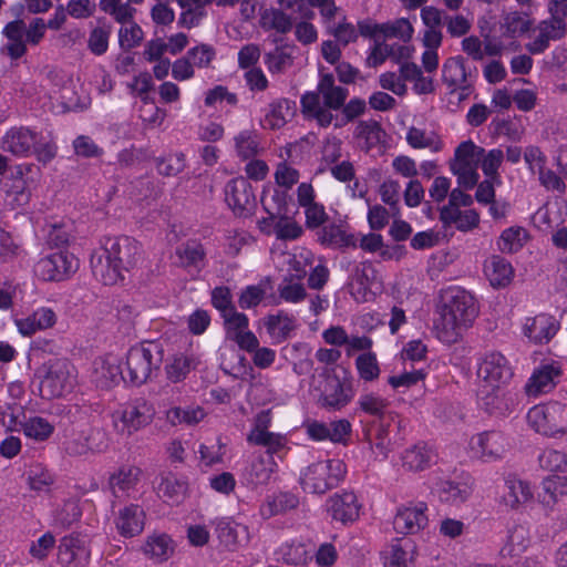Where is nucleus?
Instances as JSON below:
<instances>
[{
	"label": "nucleus",
	"instance_id": "8fccbe9b",
	"mask_svg": "<svg viewBox=\"0 0 567 567\" xmlns=\"http://www.w3.org/2000/svg\"><path fill=\"white\" fill-rule=\"evenodd\" d=\"M272 468L262 457L254 460L246 471V477L249 484L255 486L268 483L271 477Z\"/></svg>",
	"mask_w": 567,
	"mask_h": 567
},
{
	"label": "nucleus",
	"instance_id": "e2e57ef3",
	"mask_svg": "<svg viewBox=\"0 0 567 567\" xmlns=\"http://www.w3.org/2000/svg\"><path fill=\"white\" fill-rule=\"evenodd\" d=\"M212 303L220 312L221 317H226L228 312L235 309L230 289L226 286H219L213 289Z\"/></svg>",
	"mask_w": 567,
	"mask_h": 567
},
{
	"label": "nucleus",
	"instance_id": "4c0bfd02",
	"mask_svg": "<svg viewBox=\"0 0 567 567\" xmlns=\"http://www.w3.org/2000/svg\"><path fill=\"white\" fill-rule=\"evenodd\" d=\"M260 27L264 30H276L278 33L286 34L292 29V19L282 9H265L260 13Z\"/></svg>",
	"mask_w": 567,
	"mask_h": 567
},
{
	"label": "nucleus",
	"instance_id": "ea45409f",
	"mask_svg": "<svg viewBox=\"0 0 567 567\" xmlns=\"http://www.w3.org/2000/svg\"><path fill=\"white\" fill-rule=\"evenodd\" d=\"M319 240L323 245H333L337 247H357V239L353 234H347L340 226H324L320 234Z\"/></svg>",
	"mask_w": 567,
	"mask_h": 567
},
{
	"label": "nucleus",
	"instance_id": "4be33fe9",
	"mask_svg": "<svg viewBox=\"0 0 567 567\" xmlns=\"http://www.w3.org/2000/svg\"><path fill=\"white\" fill-rule=\"evenodd\" d=\"M3 34L8 39L3 51H6L12 60H18L23 56L27 52L24 21L18 19L7 23L3 29Z\"/></svg>",
	"mask_w": 567,
	"mask_h": 567
},
{
	"label": "nucleus",
	"instance_id": "49530a36",
	"mask_svg": "<svg viewBox=\"0 0 567 567\" xmlns=\"http://www.w3.org/2000/svg\"><path fill=\"white\" fill-rule=\"evenodd\" d=\"M23 433L37 441L47 440L53 432V426L43 417L34 416L21 424Z\"/></svg>",
	"mask_w": 567,
	"mask_h": 567
},
{
	"label": "nucleus",
	"instance_id": "b1692460",
	"mask_svg": "<svg viewBox=\"0 0 567 567\" xmlns=\"http://www.w3.org/2000/svg\"><path fill=\"white\" fill-rule=\"evenodd\" d=\"M178 259L177 265L183 268L194 267L200 270L204 267L206 250L197 240H187L175 250Z\"/></svg>",
	"mask_w": 567,
	"mask_h": 567
},
{
	"label": "nucleus",
	"instance_id": "7c9ffc66",
	"mask_svg": "<svg viewBox=\"0 0 567 567\" xmlns=\"http://www.w3.org/2000/svg\"><path fill=\"white\" fill-rule=\"evenodd\" d=\"M143 550L152 559L162 563L173 555L174 542L167 534L154 533L147 537Z\"/></svg>",
	"mask_w": 567,
	"mask_h": 567
},
{
	"label": "nucleus",
	"instance_id": "f8f14e48",
	"mask_svg": "<svg viewBox=\"0 0 567 567\" xmlns=\"http://www.w3.org/2000/svg\"><path fill=\"white\" fill-rule=\"evenodd\" d=\"M427 506L420 502L414 506L399 508L393 519V527L400 534H416L427 525L425 512Z\"/></svg>",
	"mask_w": 567,
	"mask_h": 567
},
{
	"label": "nucleus",
	"instance_id": "338daca9",
	"mask_svg": "<svg viewBox=\"0 0 567 567\" xmlns=\"http://www.w3.org/2000/svg\"><path fill=\"white\" fill-rule=\"evenodd\" d=\"M73 147L78 156L85 158L99 157L103 154V150L100 148L94 141L86 135L78 136L73 142Z\"/></svg>",
	"mask_w": 567,
	"mask_h": 567
},
{
	"label": "nucleus",
	"instance_id": "0e129e2a",
	"mask_svg": "<svg viewBox=\"0 0 567 567\" xmlns=\"http://www.w3.org/2000/svg\"><path fill=\"white\" fill-rule=\"evenodd\" d=\"M374 278L375 270L373 266L368 261L357 266L352 275V279L358 286L359 292L370 290Z\"/></svg>",
	"mask_w": 567,
	"mask_h": 567
},
{
	"label": "nucleus",
	"instance_id": "cd10ccee",
	"mask_svg": "<svg viewBox=\"0 0 567 567\" xmlns=\"http://www.w3.org/2000/svg\"><path fill=\"white\" fill-rule=\"evenodd\" d=\"M518 538H523L518 530L509 535L507 544L499 551L503 559L501 567H532L535 564L533 559L520 557V553L526 546L515 544Z\"/></svg>",
	"mask_w": 567,
	"mask_h": 567
},
{
	"label": "nucleus",
	"instance_id": "e433bc0d",
	"mask_svg": "<svg viewBox=\"0 0 567 567\" xmlns=\"http://www.w3.org/2000/svg\"><path fill=\"white\" fill-rule=\"evenodd\" d=\"M505 487L507 492L504 493L503 501L511 508H517L533 497L529 485L519 478L508 477L505 481Z\"/></svg>",
	"mask_w": 567,
	"mask_h": 567
},
{
	"label": "nucleus",
	"instance_id": "79ce46f5",
	"mask_svg": "<svg viewBox=\"0 0 567 567\" xmlns=\"http://www.w3.org/2000/svg\"><path fill=\"white\" fill-rule=\"evenodd\" d=\"M270 284V278L266 277L258 285L247 286L239 296V307L241 309H250L257 307L265 298L268 288H271Z\"/></svg>",
	"mask_w": 567,
	"mask_h": 567
},
{
	"label": "nucleus",
	"instance_id": "052dcab7",
	"mask_svg": "<svg viewBox=\"0 0 567 567\" xmlns=\"http://www.w3.org/2000/svg\"><path fill=\"white\" fill-rule=\"evenodd\" d=\"M130 24L128 28L122 27L118 31L120 45L124 50L140 45L144 37L142 28L136 22Z\"/></svg>",
	"mask_w": 567,
	"mask_h": 567
},
{
	"label": "nucleus",
	"instance_id": "393cba45",
	"mask_svg": "<svg viewBox=\"0 0 567 567\" xmlns=\"http://www.w3.org/2000/svg\"><path fill=\"white\" fill-rule=\"evenodd\" d=\"M187 493L186 481L178 478L174 474H168L161 477V483L157 485V495L164 502L177 505L181 504Z\"/></svg>",
	"mask_w": 567,
	"mask_h": 567
},
{
	"label": "nucleus",
	"instance_id": "ddd939ff",
	"mask_svg": "<svg viewBox=\"0 0 567 567\" xmlns=\"http://www.w3.org/2000/svg\"><path fill=\"white\" fill-rule=\"evenodd\" d=\"M327 511L333 520L347 525L359 518L360 505L354 493L343 492L329 497Z\"/></svg>",
	"mask_w": 567,
	"mask_h": 567
},
{
	"label": "nucleus",
	"instance_id": "774afa93",
	"mask_svg": "<svg viewBox=\"0 0 567 567\" xmlns=\"http://www.w3.org/2000/svg\"><path fill=\"white\" fill-rule=\"evenodd\" d=\"M188 58L198 68H207L216 55V51L212 45L200 44L187 52Z\"/></svg>",
	"mask_w": 567,
	"mask_h": 567
},
{
	"label": "nucleus",
	"instance_id": "3c124183",
	"mask_svg": "<svg viewBox=\"0 0 567 567\" xmlns=\"http://www.w3.org/2000/svg\"><path fill=\"white\" fill-rule=\"evenodd\" d=\"M450 168L454 175L457 176V183L465 189H472L477 185L480 175L476 172L475 164L463 163V164H451Z\"/></svg>",
	"mask_w": 567,
	"mask_h": 567
},
{
	"label": "nucleus",
	"instance_id": "680f3d73",
	"mask_svg": "<svg viewBox=\"0 0 567 567\" xmlns=\"http://www.w3.org/2000/svg\"><path fill=\"white\" fill-rule=\"evenodd\" d=\"M226 334L228 339H233L236 333H241L248 328V317L243 312H237L236 308L223 317Z\"/></svg>",
	"mask_w": 567,
	"mask_h": 567
},
{
	"label": "nucleus",
	"instance_id": "f3484780",
	"mask_svg": "<svg viewBox=\"0 0 567 567\" xmlns=\"http://www.w3.org/2000/svg\"><path fill=\"white\" fill-rule=\"evenodd\" d=\"M357 404L358 409L354 411V415L368 414L378 420L382 427L388 420L394 421L398 417L396 413L389 411V401L372 392L361 394Z\"/></svg>",
	"mask_w": 567,
	"mask_h": 567
},
{
	"label": "nucleus",
	"instance_id": "603ef678",
	"mask_svg": "<svg viewBox=\"0 0 567 567\" xmlns=\"http://www.w3.org/2000/svg\"><path fill=\"white\" fill-rule=\"evenodd\" d=\"M85 550L79 545V540L64 537L59 546V560L62 564H79Z\"/></svg>",
	"mask_w": 567,
	"mask_h": 567
},
{
	"label": "nucleus",
	"instance_id": "2f4dec72",
	"mask_svg": "<svg viewBox=\"0 0 567 567\" xmlns=\"http://www.w3.org/2000/svg\"><path fill=\"white\" fill-rule=\"evenodd\" d=\"M415 547L411 539H396L391 545L390 555L385 558V567H411L413 564Z\"/></svg>",
	"mask_w": 567,
	"mask_h": 567
},
{
	"label": "nucleus",
	"instance_id": "7ed1b4c3",
	"mask_svg": "<svg viewBox=\"0 0 567 567\" xmlns=\"http://www.w3.org/2000/svg\"><path fill=\"white\" fill-rule=\"evenodd\" d=\"M164 359L162 346L155 341L143 342L132 347L126 355V379L134 386H140L159 372Z\"/></svg>",
	"mask_w": 567,
	"mask_h": 567
},
{
	"label": "nucleus",
	"instance_id": "0eeeda50",
	"mask_svg": "<svg viewBox=\"0 0 567 567\" xmlns=\"http://www.w3.org/2000/svg\"><path fill=\"white\" fill-rule=\"evenodd\" d=\"M79 260L73 254L60 250L41 258L35 267V274L44 281H62L76 271Z\"/></svg>",
	"mask_w": 567,
	"mask_h": 567
},
{
	"label": "nucleus",
	"instance_id": "c756f323",
	"mask_svg": "<svg viewBox=\"0 0 567 567\" xmlns=\"http://www.w3.org/2000/svg\"><path fill=\"white\" fill-rule=\"evenodd\" d=\"M468 75L463 56L449 58L443 64L442 79L451 87V93L455 92L457 86L466 83Z\"/></svg>",
	"mask_w": 567,
	"mask_h": 567
},
{
	"label": "nucleus",
	"instance_id": "bb28decb",
	"mask_svg": "<svg viewBox=\"0 0 567 567\" xmlns=\"http://www.w3.org/2000/svg\"><path fill=\"white\" fill-rule=\"evenodd\" d=\"M540 502L553 507L567 498V478L563 476H549L542 483V492L538 494Z\"/></svg>",
	"mask_w": 567,
	"mask_h": 567
},
{
	"label": "nucleus",
	"instance_id": "aec40b11",
	"mask_svg": "<svg viewBox=\"0 0 567 567\" xmlns=\"http://www.w3.org/2000/svg\"><path fill=\"white\" fill-rule=\"evenodd\" d=\"M555 319L548 315L528 318L524 326V334L536 343L548 342L557 332Z\"/></svg>",
	"mask_w": 567,
	"mask_h": 567
},
{
	"label": "nucleus",
	"instance_id": "a18cd8bd",
	"mask_svg": "<svg viewBox=\"0 0 567 567\" xmlns=\"http://www.w3.org/2000/svg\"><path fill=\"white\" fill-rule=\"evenodd\" d=\"M140 470L136 467H122L117 473L110 476L109 485L114 496L116 495V488L120 491H126L135 485L137 481Z\"/></svg>",
	"mask_w": 567,
	"mask_h": 567
},
{
	"label": "nucleus",
	"instance_id": "13d9d810",
	"mask_svg": "<svg viewBox=\"0 0 567 567\" xmlns=\"http://www.w3.org/2000/svg\"><path fill=\"white\" fill-rule=\"evenodd\" d=\"M504 159V153L502 150L494 148L484 155L482 161V171L486 177L496 181V184H501V177L498 174V167Z\"/></svg>",
	"mask_w": 567,
	"mask_h": 567
},
{
	"label": "nucleus",
	"instance_id": "bf43d9fd",
	"mask_svg": "<svg viewBox=\"0 0 567 567\" xmlns=\"http://www.w3.org/2000/svg\"><path fill=\"white\" fill-rule=\"evenodd\" d=\"M235 142L238 155L245 159L255 156L258 152L257 136L251 131L240 132L235 137Z\"/></svg>",
	"mask_w": 567,
	"mask_h": 567
},
{
	"label": "nucleus",
	"instance_id": "a211bd4d",
	"mask_svg": "<svg viewBox=\"0 0 567 567\" xmlns=\"http://www.w3.org/2000/svg\"><path fill=\"white\" fill-rule=\"evenodd\" d=\"M35 138L37 133L27 127H12L2 140V148L16 156H27L35 146Z\"/></svg>",
	"mask_w": 567,
	"mask_h": 567
},
{
	"label": "nucleus",
	"instance_id": "423d86ee",
	"mask_svg": "<svg viewBox=\"0 0 567 567\" xmlns=\"http://www.w3.org/2000/svg\"><path fill=\"white\" fill-rule=\"evenodd\" d=\"M529 425L546 436L567 433V404L549 402L535 405L527 413Z\"/></svg>",
	"mask_w": 567,
	"mask_h": 567
},
{
	"label": "nucleus",
	"instance_id": "c85d7f7f",
	"mask_svg": "<svg viewBox=\"0 0 567 567\" xmlns=\"http://www.w3.org/2000/svg\"><path fill=\"white\" fill-rule=\"evenodd\" d=\"M217 537L225 547L233 548L247 539V528L227 518L216 523Z\"/></svg>",
	"mask_w": 567,
	"mask_h": 567
},
{
	"label": "nucleus",
	"instance_id": "f257e3e1",
	"mask_svg": "<svg viewBox=\"0 0 567 567\" xmlns=\"http://www.w3.org/2000/svg\"><path fill=\"white\" fill-rule=\"evenodd\" d=\"M141 254L138 243L128 236L107 237L102 249L91 255L94 277L106 286L124 279V272L135 267Z\"/></svg>",
	"mask_w": 567,
	"mask_h": 567
},
{
	"label": "nucleus",
	"instance_id": "c9c22d12",
	"mask_svg": "<svg viewBox=\"0 0 567 567\" xmlns=\"http://www.w3.org/2000/svg\"><path fill=\"white\" fill-rule=\"evenodd\" d=\"M265 327L268 333L278 342L287 340L290 332L295 330V319L284 311L269 315L265 318Z\"/></svg>",
	"mask_w": 567,
	"mask_h": 567
},
{
	"label": "nucleus",
	"instance_id": "5701e85b",
	"mask_svg": "<svg viewBox=\"0 0 567 567\" xmlns=\"http://www.w3.org/2000/svg\"><path fill=\"white\" fill-rule=\"evenodd\" d=\"M560 375V369L554 364H544L536 369L528 383L526 384V392L528 395L537 396L540 393H546L555 386V378Z\"/></svg>",
	"mask_w": 567,
	"mask_h": 567
},
{
	"label": "nucleus",
	"instance_id": "a19ab883",
	"mask_svg": "<svg viewBox=\"0 0 567 567\" xmlns=\"http://www.w3.org/2000/svg\"><path fill=\"white\" fill-rule=\"evenodd\" d=\"M432 457V452L425 446L414 445L404 452L402 462L406 470L419 472L425 470L430 465Z\"/></svg>",
	"mask_w": 567,
	"mask_h": 567
},
{
	"label": "nucleus",
	"instance_id": "dca6fc26",
	"mask_svg": "<svg viewBox=\"0 0 567 567\" xmlns=\"http://www.w3.org/2000/svg\"><path fill=\"white\" fill-rule=\"evenodd\" d=\"M482 408L491 415H505L511 411L513 398L505 386L494 388L481 385L478 391Z\"/></svg>",
	"mask_w": 567,
	"mask_h": 567
},
{
	"label": "nucleus",
	"instance_id": "4d7b16f0",
	"mask_svg": "<svg viewBox=\"0 0 567 567\" xmlns=\"http://www.w3.org/2000/svg\"><path fill=\"white\" fill-rule=\"evenodd\" d=\"M384 38H399L408 42L413 34V27L408 19L401 18L393 23H382V33Z\"/></svg>",
	"mask_w": 567,
	"mask_h": 567
},
{
	"label": "nucleus",
	"instance_id": "864d4df0",
	"mask_svg": "<svg viewBox=\"0 0 567 567\" xmlns=\"http://www.w3.org/2000/svg\"><path fill=\"white\" fill-rule=\"evenodd\" d=\"M355 365L360 378L364 381H373L380 374L377 357L372 352L360 354L355 360Z\"/></svg>",
	"mask_w": 567,
	"mask_h": 567
},
{
	"label": "nucleus",
	"instance_id": "c03bdc74",
	"mask_svg": "<svg viewBox=\"0 0 567 567\" xmlns=\"http://www.w3.org/2000/svg\"><path fill=\"white\" fill-rule=\"evenodd\" d=\"M406 142L413 148H431L433 152H439L442 148V144L434 133L426 134L424 130L415 126L409 128Z\"/></svg>",
	"mask_w": 567,
	"mask_h": 567
},
{
	"label": "nucleus",
	"instance_id": "473e14b6",
	"mask_svg": "<svg viewBox=\"0 0 567 567\" xmlns=\"http://www.w3.org/2000/svg\"><path fill=\"white\" fill-rule=\"evenodd\" d=\"M296 103L288 99H280L270 104V112L265 116V125L270 130L284 126L295 116Z\"/></svg>",
	"mask_w": 567,
	"mask_h": 567
},
{
	"label": "nucleus",
	"instance_id": "5fc2aeb1",
	"mask_svg": "<svg viewBox=\"0 0 567 567\" xmlns=\"http://www.w3.org/2000/svg\"><path fill=\"white\" fill-rule=\"evenodd\" d=\"M539 464L549 472H567V454L557 450H546L539 455Z\"/></svg>",
	"mask_w": 567,
	"mask_h": 567
},
{
	"label": "nucleus",
	"instance_id": "69168bd1",
	"mask_svg": "<svg viewBox=\"0 0 567 567\" xmlns=\"http://www.w3.org/2000/svg\"><path fill=\"white\" fill-rule=\"evenodd\" d=\"M279 220L275 224V233L278 239L292 240L298 238L302 229L295 221H290L289 218L281 214Z\"/></svg>",
	"mask_w": 567,
	"mask_h": 567
},
{
	"label": "nucleus",
	"instance_id": "72a5a7b5",
	"mask_svg": "<svg viewBox=\"0 0 567 567\" xmlns=\"http://www.w3.org/2000/svg\"><path fill=\"white\" fill-rule=\"evenodd\" d=\"M485 274L493 287H505L512 280L513 268L503 257L493 256L485 265Z\"/></svg>",
	"mask_w": 567,
	"mask_h": 567
},
{
	"label": "nucleus",
	"instance_id": "39448f33",
	"mask_svg": "<svg viewBox=\"0 0 567 567\" xmlns=\"http://www.w3.org/2000/svg\"><path fill=\"white\" fill-rule=\"evenodd\" d=\"M72 370L73 365L66 359H54L44 363L39 370L41 396L50 400L69 392L74 383Z\"/></svg>",
	"mask_w": 567,
	"mask_h": 567
},
{
	"label": "nucleus",
	"instance_id": "6e6d98bb",
	"mask_svg": "<svg viewBox=\"0 0 567 567\" xmlns=\"http://www.w3.org/2000/svg\"><path fill=\"white\" fill-rule=\"evenodd\" d=\"M503 27L506 28V35L515 37L527 32L532 27V20L526 14L514 11L504 17Z\"/></svg>",
	"mask_w": 567,
	"mask_h": 567
},
{
	"label": "nucleus",
	"instance_id": "9d476101",
	"mask_svg": "<svg viewBox=\"0 0 567 567\" xmlns=\"http://www.w3.org/2000/svg\"><path fill=\"white\" fill-rule=\"evenodd\" d=\"M471 449L482 461L493 462L503 457L507 449V441L499 431H485L472 437Z\"/></svg>",
	"mask_w": 567,
	"mask_h": 567
},
{
	"label": "nucleus",
	"instance_id": "4468645a",
	"mask_svg": "<svg viewBox=\"0 0 567 567\" xmlns=\"http://www.w3.org/2000/svg\"><path fill=\"white\" fill-rule=\"evenodd\" d=\"M154 415L153 405L144 399H137L123 411L121 421L127 433L132 434L151 424Z\"/></svg>",
	"mask_w": 567,
	"mask_h": 567
},
{
	"label": "nucleus",
	"instance_id": "58836bf2",
	"mask_svg": "<svg viewBox=\"0 0 567 567\" xmlns=\"http://www.w3.org/2000/svg\"><path fill=\"white\" fill-rule=\"evenodd\" d=\"M439 498L447 504L457 505L467 499L471 494L470 487L464 483L453 481H441L436 484Z\"/></svg>",
	"mask_w": 567,
	"mask_h": 567
},
{
	"label": "nucleus",
	"instance_id": "f704fd0d",
	"mask_svg": "<svg viewBox=\"0 0 567 567\" xmlns=\"http://www.w3.org/2000/svg\"><path fill=\"white\" fill-rule=\"evenodd\" d=\"M121 381L127 382L121 365L105 360L94 371V382L101 389H111Z\"/></svg>",
	"mask_w": 567,
	"mask_h": 567
},
{
	"label": "nucleus",
	"instance_id": "09e8293b",
	"mask_svg": "<svg viewBox=\"0 0 567 567\" xmlns=\"http://www.w3.org/2000/svg\"><path fill=\"white\" fill-rule=\"evenodd\" d=\"M194 368V359L185 355H175L168 364H166V375L168 380L176 383L186 378Z\"/></svg>",
	"mask_w": 567,
	"mask_h": 567
},
{
	"label": "nucleus",
	"instance_id": "6e6552de",
	"mask_svg": "<svg viewBox=\"0 0 567 567\" xmlns=\"http://www.w3.org/2000/svg\"><path fill=\"white\" fill-rule=\"evenodd\" d=\"M513 370L507 359L501 352L487 353L480 362L477 375L482 379L481 385L506 386L513 378Z\"/></svg>",
	"mask_w": 567,
	"mask_h": 567
},
{
	"label": "nucleus",
	"instance_id": "f03ea898",
	"mask_svg": "<svg viewBox=\"0 0 567 567\" xmlns=\"http://www.w3.org/2000/svg\"><path fill=\"white\" fill-rule=\"evenodd\" d=\"M441 299L442 338L446 342H456L462 331L473 323L478 313L475 299L460 287L446 289L441 295Z\"/></svg>",
	"mask_w": 567,
	"mask_h": 567
},
{
	"label": "nucleus",
	"instance_id": "37998d69",
	"mask_svg": "<svg viewBox=\"0 0 567 567\" xmlns=\"http://www.w3.org/2000/svg\"><path fill=\"white\" fill-rule=\"evenodd\" d=\"M386 133L377 121H361L357 126V137L365 140L367 148L370 150L385 142Z\"/></svg>",
	"mask_w": 567,
	"mask_h": 567
},
{
	"label": "nucleus",
	"instance_id": "2eb2a0df",
	"mask_svg": "<svg viewBox=\"0 0 567 567\" xmlns=\"http://www.w3.org/2000/svg\"><path fill=\"white\" fill-rule=\"evenodd\" d=\"M145 525V512L136 504H131L118 511L115 526L121 536L131 538L140 535Z\"/></svg>",
	"mask_w": 567,
	"mask_h": 567
},
{
	"label": "nucleus",
	"instance_id": "6ab92c4d",
	"mask_svg": "<svg viewBox=\"0 0 567 567\" xmlns=\"http://www.w3.org/2000/svg\"><path fill=\"white\" fill-rule=\"evenodd\" d=\"M566 22H560L559 20H544L539 23V34L538 37L530 43L526 45V49L532 54H540L548 47L549 42L560 40L566 34Z\"/></svg>",
	"mask_w": 567,
	"mask_h": 567
},
{
	"label": "nucleus",
	"instance_id": "9b49d317",
	"mask_svg": "<svg viewBox=\"0 0 567 567\" xmlns=\"http://www.w3.org/2000/svg\"><path fill=\"white\" fill-rule=\"evenodd\" d=\"M225 200L236 215L243 216L248 213L255 205L249 181L245 177L229 181L225 187Z\"/></svg>",
	"mask_w": 567,
	"mask_h": 567
},
{
	"label": "nucleus",
	"instance_id": "20e7f679",
	"mask_svg": "<svg viewBox=\"0 0 567 567\" xmlns=\"http://www.w3.org/2000/svg\"><path fill=\"white\" fill-rule=\"evenodd\" d=\"M347 466L341 460L320 461L309 465L300 476L305 492L324 494L344 478Z\"/></svg>",
	"mask_w": 567,
	"mask_h": 567
},
{
	"label": "nucleus",
	"instance_id": "de8ad7c7",
	"mask_svg": "<svg viewBox=\"0 0 567 567\" xmlns=\"http://www.w3.org/2000/svg\"><path fill=\"white\" fill-rule=\"evenodd\" d=\"M249 443L268 447L270 454L276 453L284 446V439L279 434H275L256 427L247 437Z\"/></svg>",
	"mask_w": 567,
	"mask_h": 567
},
{
	"label": "nucleus",
	"instance_id": "1a4fd4ad",
	"mask_svg": "<svg viewBox=\"0 0 567 567\" xmlns=\"http://www.w3.org/2000/svg\"><path fill=\"white\" fill-rule=\"evenodd\" d=\"M353 398L350 383L342 382L336 374L326 377L323 389L319 396L320 406L329 411H339L347 406Z\"/></svg>",
	"mask_w": 567,
	"mask_h": 567
},
{
	"label": "nucleus",
	"instance_id": "a878e982",
	"mask_svg": "<svg viewBox=\"0 0 567 567\" xmlns=\"http://www.w3.org/2000/svg\"><path fill=\"white\" fill-rule=\"evenodd\" d=\"M298 504L299 499L295 494L281 492L267 497L266 502L260 506V515L262 518L268 519L287 511L295 509Z\"/></svg>",
	"mask_w": 567,
	"mask_h": 567
},
{
	"label": "nucleus",
	"instance_id": "412c9836",
	"mask_svg": "<svg viewBox=\"0 0 567 567\" xmlns=\"http://www.w3.org/2000/svg\"><path fill=\"white\" fill-rule=\"evenodd\" d=\"M318 91L323 99L324 106L336 111L344 105L349 94L348 89L336 85L332 73H320Z\"/></svg>",
	"mask_w": 567,
	"mask_h": 567
}]
</instances>
